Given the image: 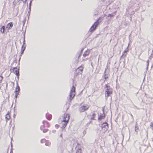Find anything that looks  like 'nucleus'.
Segmentation results:
<instances>
[{
	"label": "nucleus",
	"mask_w": 153,
	"mask_h": 153,
	"mask_svg": "<svg viewBox=\"0 0 153 153\" xmlns=\"http://www.w3.org/2000/svg\"><path fill=\"white\" fill-rule=\"evenodd\" d=\"M70 115L68 114L65 113L59 119V122L61 125V128H64L67 126L70 119Z\"/></svg>",
	"instance_id": "nucleus-1"
},
{
	"label": "nucleus",
	"mask_w": 153,
	"mask_h": 153,
	"mask_svg": "<svg viewBox=\"0 0 153 153\" xmlns=\"http://www.w3.org/2000/svg\"><path fill=\"white\" fill-rule=\"evenodd\" d=\"M89 108V106L86 104H81L79 108V111L81 113H82L88 110Z\"/></svg>",
	"instance_id": "nucleus-2"
},
{
	"label": "nucleus",
	"mask_w": 153,
	"mask_h": 153,
	"mask_svg": "<svg viewBox=\"0 0 153 153\" xmlns=\"http://www.w3.org/2000/svg\"><path fill=\"white\" fill-rule=\"evenodd\" d=\"M105 88H106V89L105 92V97H108L112 94V89L107 84H105Z\"/></svg>",
	"instance_id": "nucleus-3"
},
{
	"label": "nucleus",
	"mask_w": 153,
	"mask_h": 153,
	"mask_svg": "<svg viewBox=\"0 0 153 153\" xmlns=\"http://www.w3.org/2000/svg\"><path fill=\"white\" fill-rule=\"evenodd\" d=\"M76 88L74 85H73L70 91V94L69 95L70 97L69 100L70 101H71L72 99L75 96V94Z\"/></svg>",
	"instance_id": "nucleus-4"
},
{
	"label": "nucleus",
	"mask_w": 153,
	"mask_h": 153,
	"mask_svg": "<svg viewBox=\"0 0 153 153\" xmlns=\"http://www.w3.org/2000/svg\"><path fill=\"white\" fill-rule=\"evenodd\" d=\"M83 70V67L81 65L80 66L78 67L75 70L74 74L75 76H77L79 74H81L82 73Z\"/></svg>",
	"instance_id": "nucleus-5"
},
{
	"label": "nucleus",
	"mask_w": 153,
	"mask_h": 153,
	"mask_svg": "<svg viewBox=\"0 0 153 153\" xmlns=\"http://www.w3.org/2000/svg\"><path fill=\"white\" fill-rule=\"evenodd\" d=\"M99 20V19L97 20L91 27L89 29L90 32H92L96 29L97 27L100 23Z\"/></svg>",
	"instance_id": "nucleus-6"
},
{
	"label": "nucleus",
	"mask_w": 153,
	"mask_h": 153,
	"mask_svg": "<svg viewBox=\"0 0 153 153\" xmlns=\"http://www.w3.org/2000/svg\"><path fill=\"white\" fill-rule=\"evenodd\" d=\"M19 67H14L11 70V72H13L17 76H19Z\"/></svg>",
	"instance_id": "nucleus-7"
},
{
	"label": "nucleus",
	"mask_w": 153,
	"mask_h": 153,
	"mask_svg": "<svg viewBox=\"0 0 153 153\" xmlns=\"http://www.w3.org/2000/svg\"><path fill=\"white\" fill-rule=\"evenodd\" d=\"M95 114L94 112H91L88 115V117L91 120H94V117L95 116Z\"/></svg>",
	"instance_id": "nucleus-8"
},
{
	"label": "nucleus",
	"mask_w": 153,
	"mask_h": 153,
	"mask_svg": "<svg viewBox=\"0 0 153 153\" xmlns=\"http://www.w3.org/2000/svg\"><path fill=\"white\" fill-rule=\"evenodd\" d=\"M17 85L16 87V89L15 90V92L16 93L15 97L17 98V97L18 96L19 93L20 92V88L19 86L18 85V84H17Z\"/></svg>",
	"instance_id": "nucleus-9"
},
{
	"label": "nucleus",
	"mask_w": 153,
	"mask_h": 153,
	"mask_svg": "<svg viewBox=\"0 0 153 153\" xmlns=\"http://www.w3.org/2000/svg\"><path fill=\"white\" fill-rule=\"evenodd\" d=\"M76 153H82V149L79 145L76 147Z\"/></svg>",
	"instance_id": "nucleus-10"
},
{
	"label": "nucleus",
	"mask_w": 153,
	"mask_h": 153,
	"mask_svg": "<svg viewBox=\"0 0 153 153\" xmlns=\"http://www.w3.org/2000/svg\"><path fill=\"white\" fill-rule=\"evenodd\" d=\"M13 26V23L12 22H10L6 26V28L8 30H10L11 29Z\"/></svg>",
	"instance_id": "nucleus-11"
},
{
	"label": "nucleus",
	"mask_w": 153,
	"mask_h": 153,
	"mask_svg": "<svg viewBox=\"0 0 153 153\" xmlns=\"http://www.w3.org/2000/svg\"><path fill=\"white\" fill-rule=\"evenodd\" d=\"M108 127V124L106 123H104L102 124V128H105L106 130H107Z\"/></svg>",
	"instance_id": "nucleus-12"
},
{
	"label": "nucleus",
	"mask_w": 153,
	"mask_h": 153,
	"mask_svg": "<svg viewBox=\"0 0 153 153\" xmlns=\"http://www.w3.org/2000/svg\"><path fill=\"white\" fill-rule=\"evenodd\" d=\"M10 114L9 112H8L7 113L6 115L5 116V119L6 122H7L10 119Z\"/></svg>",
	"instance_id": "nucleus-13"
},
{
	"label": "nucleus",
	"mask_w": 153,
	"mask_h": 153,
	"mask_svg": "<svg viewBox=\"0 0 153 153\" xmlns=\"http://www.w3.org/2000/svg\"><path fill=\"white\" fill-rule=\"evenodd\" d=\"M45 126L44 125L42 126H41V129L42 130L44 133H46L48 132V129L46 128H45Z\"/></svg>",
	"instance_id": "nucleus-14"
},
{
	"label": "nucleus",
	"mask_w": 153,
	"mask_h": 153,
	"mask_svg": "<svg viewBox=\"0 0 153 153\" xmlns=\"http://www.w3.org/2000/svg\"><path fill=\"white\" fill-rule=\"evenodd\" d=\"M46 117L48 120H51L52 118V115L49 113H47L46 114Z\"/></svg>",
	"instance_id": "nucleus-15"
},
{
	"label": "nucleus",
	"mask_w": 153,
	"mask_h": 153,
	"mask_svg": "<svg viewBox=\"0 0 153 153\" xmlns=\"http://www.w3.org/2000/svg\"><path fill=\"white\" fill-rule=\"evenodd\" d=\"M105 117V115L104 114H101L98 117V120H101L102 119H103Z\"/></svg>",
	"instance_id": "nucleus-16"
},
{
	"label": "nucleus",
	"mask_w": 153,
	"mask_h": 153,
	"mask_svg": "<svg viewBox=\"0 0 153 153\" xmlns=\"http://www.w3.org/2000/svg\"><path fill=\"white\" fill-rule=\"evenodd\" d=\"M42 123L44 125H45V124H46V126L48 128L50 127V125L49 123L47 122L45 120L43 121Z\"/></svg>",
	"instance_id": "nucleus-17"
},
{
	"label": "nucleus",
	"mask_w": 153,
	"mask_h": 153,
	"mask_svg": "<svg viewBox=\"0 0 153 153\" xmlns=\"http://www.w3.org/2000/svg\"><path fill=\"white\" fill-rule=\"evenodd\" d=\"M4 30H5V26H2V27L0 28L1 32L2 33H4Z\"/></svg>",
	"instance_id": "nucleus-18"
},
{
	"label": "nucleus",
	"mask_w": 153,
	"mask_h": 153,
	"mask_svg": "<svg viewBox=\"0 0 153 153\" xmlns=\"http://www.w3.org/2000/svg\"><path fill=\"white\" fill-rule=\"evenodd\" d=\"M89 54V52L88 51H86L84 52V54H83V56L84 57H85L86 56L88 55Z\"/></svg>",
	"instance_id": "nucleus-19"
},
{
	"label": "nucleus",
	"mask_w": 153,
	"mask_h": 153,
	"mask_svg": "<svg viewBox=\"0 0 153 153\" xmlns=\"http://www.w3.org/2000/svg\"><path fill=\"white\" fill-rule=\"evenodd\" d=\"M139 127L137 126V124H136L135 126V131L136 132H138L139 130Z\"/></svg>",
	"instance_id": "nucleus-20"
},
{
	"label": "nucleus",
	"mask_w": 153,
	"mask_h": 153,
	"mask_svg": "<svg viewBox=\"0 0 153 153\" xmlns=\"http://www.w3.org/2000/svg\"><path fill=\"white\" fill-rule=\"evenodd\" d=\"M19 0H15L13 2V4L15 5H16L18 4H19Z\"/></svg>",
	"instance_id": "nucleus-21"
},
{
	"label": "nucleus",
	"mask_w": 153,
	"mask_h": 153,
	"mask_svg": "<svg viewBox=\"0 0 153 153\" xmlns=\"http://www.w3.org/2000/svg\"><path fill=\"white\" fill-rule=\"evenodd\" d=\"M128 48H127V49L126 50H125L123 52V55H126V53L127 52H128Z\"/></svg>",
	"instance_id": "nucleus-22"
},
{
	"label": "nucleus",
	"mask_w": 153,
	"mask_h": 153,
	"mask_svg": "<svg viewBox=\"0 0 153 153\" xmlns=\"http://www.w3.org/2000/svg\"><path fill=\"white\" fill-rule=\"evenodd\" d=\"M3 79V77L0 75V83L2 82Z\"/></svg>",
	"instance_id": "nucleus-23"
},
{
	"label": "nucleus",
	"mask_w": 153,
	"mask_h": 153,
	"mask_svg": "<svg viewBox=\"0 0 153 153\" xmlns=\"http://www.w3.org/2000/svg\"><path fill=\"white\" fill-rule=\"evenodd\" d=\"M114 16L113 15L111 14H109L108 16V17H113Z\"/></svg>",
	"instance_id": "nucleus-24"
},
{
	"label": "nucleus",
	"mask_w": 153,
	"mask_h": 153,
	"mask_svg": "<svg viewBox=\"0 0 153 153\" xmlns=\"http://www.w3.org/2000/svg\"><path fill=\"white\" fill-rule=\"evenodd\" d=\"M45 140H46L45 139H43L41 140V143H42L45 142Z\"/></svg>",
	"instance_id": "nucleus-25"
},
{
	"label": "nucleus",
	"mask_w": 153,
	"mask_h": 153,
	"mask_svg": "<svg viewBox=\"0 0 153 153\" xmlns=\"http://www.w3.org/2000/svg\"><path fill=\"white\" fill-rule=\"evenodd\" d=\"M51 144V143H45V145L46 146H49Z\"/></svg>",
	"instance_id": "nucleus-26"
},
{
	"label": "nucleus",
	"mask_w": 153,
	"mask_h": 153,
	"mask_svg": "<svg viewBox=\"0 0 153 153\" xmlns=\"http://www.w3.org/2000/svg\"><path fill=\"white\" fill-rule=\"evenodd\" d=\"M81 56V53L79 54V55L78 56V59H79V58Z\"/></svg>",
	"instance_id": "nucleus-27"
},
{
	"label": "nucleus",
	"mask_w": 153,
	"mask_h": 153,
	"mask_svg": "<svg viewBox=\"0 0 153 153\" xmlns=\"http://www.w3.org/2000/svg\"><path fill=\"white\" fill-rule=\"evenodd\" d=\"M58 126H59V125H56L55 126L56 128H58Z\"/></svg>",
	"instance_id": "nucleus-28"
},
{
	"label": "nucleus",
	"mask_w": 153,
	"mask_h": 153,
	"mask_svg": "<svg viewBox=\"0 0 153 153\" xmlns=\"http://www.w3.org/2000/svg\"><path fill=\"white\" fill-rule=\"evenodd\" d=\"M60 137L62 138V134H61L60 135Z\"/></svg>",
	"instance_id": "nucleus-29"
},
{
	"label": "nucleus",
	"mask_w": 153,
	"mask_h": 153,
	"mask_svg": "<svg viewBox=\"0 0 153 153\" xmlns=\"http://www.w3.org/2000/svg\"><path fill=\"white\" fill-rule=\"evenodd\" d=\"M147 137H148V133L147 132Z\"/></svg>",
	"instance_id": "nucleus-30"
}]
</instances>
